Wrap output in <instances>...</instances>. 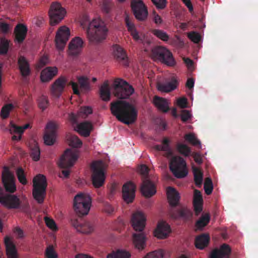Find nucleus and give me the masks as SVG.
Listing matches in <instances>:
<instances>
[{
  "mask_svg": "<svg viewBox=\"0 0 258 258\" xmlns=\"http://www.w3.org/2000/svg\"><path fill=\"white\" fill-rule=\"evenodd\" d=\"M111 113L120 121L129 125L137 119L138 110L132 104L124 100H117L110 104Z\"/></svg>",
  "mask_w": 258,
  "mask_h": 258,
  "instance_id": "nucleus-1",
  "label": "nucleus"
},
{
  "mask_svg": "<svg viewBox=\"0 0 258 258\" xmlns=\"http://www.w3.org/2000/svg\"><path fill=\"white\" fill-rule=\"evenodd\" d=\"M146 217L144 214L140 211L134 213L131 219V223L134 229L139 233L133 234V243L137 249L142 250L145 246L146 237L143 232L146 224Z\"/></svg>",
  "mask_w": 258,
  "mask_h": 258,
  "instance_id": "nucleus-2",
  "label": "nucleus"
},
{
  "mask_svg": "<svg viewBox=\"0 0 258 258\" xmlns=\"http://www.w3.org/2000/svg\"><path fill=\"white\" fill-rule=\"evenodd\" d=\"M108 32L105 22L100 18H96L89 22L86 33L91 43L98 44L106 39Z\"/></svg>",
  "mask_w": 258,
  "mask_h": 258,
  "instance_id": "nucleus-3",
  "label": "nucleus"
},
{
  "mask_svg": "<svg viewBox=\"0 0 258 258\" xmlns=\"http://www.w3.org/2000/svg\"><path fill=\"white\" fill-rule=\"evenodd\" d=\"M47 186V180L44 175L39 174L33 178L32 195L38 204L44 202Z\"/></svg>",
  "mask_w": 258,
  "mask_h": 258,
  "instance_id": "nucleus-4",
  "label": "nucleus"
},
{
  "mask_svg": "<svg viewBox=\"0 0 258 258\" xmlns=\"http://www.w3.org/2000/svg\"><path fill=\"white\" fill-rule=\"evenodd\" d=\"M107 166V164L101 160L92 163V181L95 187L99 188L103 185L105 179V170Z\"/></svg>",
  "mask_w": 258,
  "mask_h": 258,
  "instance_id": "nucleus-5",
  "label": "nucleus"
},
{
  "mask_svg": "<svg viewBox=\"0 0 258 258\" xmlns=\"http://www.w3.org/2000/svg\"><path fill=\"white\" fill-rule=\"evenodd\" d=\"M91 205V199L88 194L80 193L74 198V210L79 217L88 214Z\"/></svg>",
  "mask_w": 258,
  "mask_h": 258,
  "instance_id": "nucleus-6",
  "label": "nucleus"
},
{
  "mask_svg": "<svg viewBox=\"0 0 258 258\" xmlns=\"http://www.w3.org/2000/svg\"><path fill=\"white\" fill-rule=\"evenodd\" d=\"M139 170L143 176L141 192L145 197L150 198L155 194L156 190L155 184L148 179L149 168L146 165H142Z\"/></svg>",
  "mask_w": 258,
  "mask_h": 258,
  "instance_id": "nucleus-7",
  "label": "nucleus"
},
{
  "mask_svg": "<svg viewBox=\"0 0 258 258\" xmlns=\"http://www.w3.org/2000/svg\"><path fill=\"white\" fill-rule=\"evenodd\" d=\"M134 92V88L127 82L120 79L115 80L113 93L116 97L120 99L128 98Z\"/></svg>",
  "mask_w": 258,
  "mask_h": 258,
  "instance_id": "nucleus-8",
  "label": "nucleus"
},
{
  "mask_svg": "<svg viewBox=\"0 0 258 258\" xmlns=\"http://www.w3.org/2000/svg\"><path fill=\"white\" fill-rule=\"evenodd\" d=\"M169 168L174 176L178 178H183L188 173L186 162L179 156H174L171 159Z\"/></svg>",
  "mask_w": 258,
  "mask_h": 258,
  "instance_id": "nucleus-9",
  "label": "nucleus"
},
{
  "mask_svg": "<svg viewBox=\"0 0 258 258\" xmlns=\"http://www.w3.org/2000/svg\"><path fill=\"white\" fill-rule=\"evenodd\" d=\"M79 156L78 150L75 149H67L61 156L58 163L61 168H69L73 166L77 160Z\"/></svg>",
  "mask_w": 258,
  "mask_h": 258,
  "instance_id": "nucleus-10",
  "label": "nucleus"
},
{
  "mask_svg": "<svg viewBox=\"0 0 258 258\" xmlns=\"http://www.w3.org/2000/svg\"><path fill=\"white\" fill-rule=\"evenodd\" d=\"M66 13L65 9L61 7L59 3H53L49 11L50 25L54 26L58 24L63 19Z\"/></svg>",
  "mask_w": 258,
  "mask_h": 258,
  "instance_id": "nucleus-11",
  "label": "nucleus"
},
{
  "mask_svg": "<svg viewBox=\"0 0 258 258\" xmlns=\"http://www.w3.org/2000/svg\"><path fill=\"white\" fill-rule=\"evenodd\" d=\"M132 10L135 18L140 21H145L148 15L147 7L142 0H132Z\"/></svg>",
  "mask_w": 258,
  "mask_h": 258,
  "instance_id": "nucleus-12",
  "label": "nucleus"
},
{
  "mask_svg": "<svg viewBox=\"0 0 258 258\" xmlns=\"http://www.w3.org/2000/svg\"><path fill=\"white\" fill-rule=\"evenodd\" d=\"M0 203L9 209H18L20 207V199L15 195L4 194L0 187Z\"/></svg>",
  "mask_w": 258,
  "mask_h": 258,
  "instance_id": "nucleus-13",
  "label": "nucleus"
},
{
  "mask_svg": "<svg viewBox=\"0 0 258 258\" xmlns=\"http://www.w3.org/2000/svg\"><path fill=\"white\" fill-rule=\"evenodd\" d=\"M2 177L6 190L10 193H14L16 190L15 179L13 173L10 170L8 167H4Z\"/></svg>",
  "mask_w": 258,
  "mask_h": 258,
  "instance_id": "nucleus-14",
  "label": "nucleus"
},
{
  "mask_svg": "<svg viewBox=\"0 0 258 258\" xmlns=\"http://www.w3.org/2000/svg\"><path fill=\"white\" fill-rule=\"evenodd\" d=\"M70 36V30L66 26L60 27L57 31L55 42L57 49L62 50Z\"/></svg>",
  "mask_w": 258,
  "mask_h": 258,
  "instance_id": "nucleus-15",
  "label": "nucleus"
},
{
  "mask_svg": "<svg viewBox=\"0 0 258 258\" xmlns=\"http://www.w3.org/2000/svg\"><path fill=\"white\" fill-rule=\"evenodd\" d=\"M57 124L50 121L46 125V130L43 137L44 143L48 146L52 145L56 139Z\"/></svg>",
  "mask_w": 258,
  "mask_h": 258,
  "instance_id": "nucleus-16",
  "label": "nucleus"
},
{
  "mask_svg": "<svg viewBox=\"0 0 258 258\" xmlns=\"http://www.w3.org/2000/svg\"><path fill=\"white\" fill-rule=\"evenodd\" d=\"M135 185L130 181L125 183L122 186V198L123 200L127 203H131L133 202L135 197Z\"/></svg>",
  "mask_w": 258,
  "mask_h": 258,
  "instance_id": "nucleus-17",
  "label": "nucleus"
},
{
  "mask_svg": "<svg viewBox=\"0 0 258 258\" xmlns=\"http://www.w3.org/2000/svg\"><path fill=\"white\" fill-rule=\"evenodd\" d=\"M71 222L76 230L81 233L88 234L94 230L93 225L89 222L82 221L81 219L72 220Z\"/></svg>",
  "mask_w": 258,
  "mask_h": 258,
  "instance_id": "nucleus-18",
  "label": "nucleus"
},
{
  "mask_svg": "<svg viewBox=\"0 0 258 258\" xmlns=\"http://www.w3.org/2000/svg\"><path fill=\"white\" fill-rule=\"evenodd\" d=\"M113 55L115 59L125 66H128V60L125 50L119 45L116 44L113 46Z\"/></svg>",
  "mask_w": 258,
  "mask_h": 258,
  "instance_id": "nucleus-19",
  "label": "nucleus"
},
{
  "mask_svg": "<svg viewBox=\"0 0 258 258\" xmlns=\"http://www.w3.org/2000/svg\"><path fill=\"white\" fill-rule=\"evenodd\" d=\"M171 232L170 226L165 222H159L154 233L155 237L159 239L166 238Z\"/></svg>",
  "mask_w": 258,
  "mask_h": 258,
  "instance_id": "nucleus-20",
  "label": "nucleus"
},
{
  "mask_svg": "<svg viewBox=\"0 0 258 258\" xmlns=\"http://www.w3.org/2000/svg\"><path fill=\"white\" fill-rule=\"evenodd\" d=\"M83 41L79 37H76L71 40L69 46V54L73 56L78 55L83 47Z\"/></svg>",
  "mask_w": 258,
  "mask_h": 258,
  "instance_id": "nucleus-21",
  "label": "nucleus"
},
{
  "mask_svg": "<svg viewBox=\"0 0 258 258\" xmlns=\"http://www.w3.org/2000/svg\"><path fill=\"white\" fill-rule=\"evenodd\" d=\"M230 252L229 246L223 244L219 249H215L211 252L210 258H229Z\"/></svg>",
  "mask_w": 258,
  "mask_h": 258,
  "instance_id": "nucleus-22",
  "label": "nucleus"
},
{
  "mask_svg": "<svg viewBox=\"0 0 258 258\" xmlns=\"http://www.w3.org/2000/svg\"><path fill=\"white\" fill-rule=\"evenodd\" d=\"M6 252L7 258H19V254L16 245L9 237L5 238Z\"/></svg>",
  "mask_w": 258,
  "mask_h": 258,
  "instance_id": "nucleus-23",
  "label": "nucleus"
},
{
  "mask_svg": "<svg viewBox=\"0 0 258 258\" xmlns=\"http://www.w3.org/2000/svg\"><path fill=\"white\" fill-rule=\"evenodd\" d=\"M27 30V27L24 24L20 23L17 25L14 29L15 40L19 44L22 43L26 38Z\"/></svg>",
  "mask_w": 258,
  "mask_h": 258,
  "instance_id": "nucleus-24",
  "label": "nucleus"
},
{
  "mask_svg": "<svg viewBox=\"0 0 258 258\" xmlns=\"http://www.w3.org/2000/svg\"><path fill=\"white\" fill-rule=\"evenodd\" d=\"M203 199L200 190L195 189L194 191L193 205L196 215H198L203 211Z\"/></svg>",
  "mask_w": 258,
  "mask_h": 258,
  "instance_id": "nucleus-25",
  "label": "nucleus"
},
{
  "mask_svg": "<svg viewBox=\"0 0 258 258\" xmlns=\"http://www.w3.org/2000/svg\"><path fill=\"white\" fill-rule=\"evenodd\" d=\"M66 83L64 78H60L57 79L52 86L51 92L53 96L58 98L63 90Z\"/></svg>",
  "mask_w": 258,
  "mask_h": 258,
  "instance_id": "nucleus-26",
  "label": "nucleus"
},
{
  "mask_svg": "<svg viewBox=\"0 0 258 258\" xmlns=\"http://www.w3.org/2000/svg\"><path fill=\"white\" fill-rule=\"evenodd\" d=\"M125 22L127 28V30L130 32L133 39L136 41L143 43V39L139 35V32L137 31L134 24L131 22L128 16H126L125 18Z\"/></svg>",
  "mask_w": 258,
  "mask_h": 258,
  "instance_id": "nucleus-27",
  "label": "nucleus"
},
{
  "mask_svg": "<svg viewBox=\"0 0 258 258\" xmlns=\"http://www.w3.org/2000/svg\"><path fill=\"white\" fill-rule=\"evenodd\" d=\"M178 85L177 80L175 77L171 78V81L166 83H158V90L163 92H169L175 89Z\"/></svg>",
  "mask_w": 258,
  "mask_h": 258,
  "instance_id": "nucleus-28",
  "label": "nucleus"
},
{
  "mask_svg": "<svg viewBox=\"0 0 258 258\" xmlns=\"http://www.w3.org/2000/svg\"><path fill=\"white\" fill-rule=\"evenodd\" d=\"M57 73L56 67H47L41 73L40 79L42 82H47L50 81Z\"/></svg>",
  "mask_w": 258,
  "mask_h": 258,
  "instance_id": "nucleus-29",
  "label": "nucleus"
},
{
  "mask_svg": "<svg viewBox=\"0 0 258 258\" xmlns=\"http://www.w3.org/2000/svg\"><path fill=\"white\" fill-rule=\"evenodd\" d=\"M210 240V238L208 234L203 233L197 236L195 241V246L198 249H204L208 246Z\"/></svg>",
  "mask_w": 258,
  "mask_h": 258,
  "instance_id": "nucleus-30",
  "label": "nucleus"
},
{
  "mask_svg": "<svg viewBox=\"0 0 258 258\" xmlns=\"http://www.w3.org/2000/svg\"><path fill=\"white\" fill-rule=\"evenodd\" d=\"M175 218H181L184 220H190L192 217V212L186 207H182L178 209L173 214L172 216Z\"/></svg>",
  "mask_w": 258,
  "mask_h": 258,
  "instance_id": "nucleus-31",
  "label": "nucleus"
},
{
  "mask_svg": "<svg viewBox=\"0 0 258 258\" xmlns=\"http://www.w3.org/2000/svg\"><path fill=\"white\" fill-rule=\"evenodd\" d=\"M167 194L170 205L172 207L176 206L180 198L178 192L173 187H168L167 189Z\"/></svg>",
  "mask_w": 258,
  "mask_h": 258,
  "instance_id": "nucleus-32",
  "label": "nucleus"
},
{
  "mask_svg": "<svg viewBox=\"0 0 258 258\" xmlns=\"http://www.w3.org/2000/svg\"><path fill=\"white\" fill-rule=\"evenodd\" d=\"M18 62L21 75L23 77L28 76L30 74V69L29 64L26 58L22 56H20Z\"/></svg>",
  "mask_w": 258,
  "mask_h": 258,
  "instance_id": "nucleus-33",
  "label": "nucleus"
},
{
  "mask_svg": "<svg viewBox=\"0 0 258 258\" xmlns=\"http://www.w3.org/2000/svg\"><path fill=\"white\" fill-rule=\"evenodd\" d=\"M77 132L85 137L90 136L93 126L91 122L84 121L80 123L77 125Z\"/></svg>",
  "mask_w": 258,
  "mask_h": 258,
  "instance_id": "nucleus-34",
  "label": "nucleus"
},
{
  "mask_svg": "<svg viewBox=\"0 0 258 258\" xmlns=\"http://www.w3.org/2000/svg\"><path fill=\"white\" fill-rule=\"evenodd\" d=\"M153 103L159 110L163 112H167L169 110L168 102L165 99L155 96L153 100Z\"/></svg>",
  "mask_w": 258,
  "mask_h": 258,
  "instance_id": "nucleus-35",
  "label": "nucleus"
},
{
  "mask_svg": "<svg viewBox=\"0 0 258 258\" xmlns=\"http://www.w3.org/2000/svg\"><path fill=\"white\" fill-rule=\"evenodd\" d=\"M110 91L107 82H104L100 88V96L104 101H108L110 99Z\"/></svg>",
  "mask_w": 258,
  "mask_h": 258,
  "instance_id": "nucleus-36",
  "label": "nucleus"
},
{
  "mask_svg": "<svg viewBox=\"0 0 258 258\" xmlns=\"http://www.w3.org/2000/svg\"><path fill=\"white\" fill-rule=\"evenodd\" d=\"M153 148L157 151H163L166 152L168 155H171L172 152L169 146V140L167 138H164L161 145H154Z\"/></svg>",
  "mask_w": 258,
  "mask_h": 258,
  "instance_id": "nucleus-37",
  "label": "nucleus"
},
{
  "mask_svg": "<svg viewBox=\"0 0 258 258\" xmlns=\"http://www.w3.org/2000/svg\"><path fill=\"white\" fill-rule=\"evenodd\" d=\"M192 171L195 184L198 187H200L203 182V174L202 172L197 167H193Z\"/></svg>",
  "mask_w": 258,
  "mask_h": 258,
  "instance_id": "nucleus-38",
  "label": "nucleus"
},
{
  "mask_svg": "<svg viewBox=\"0 0 258 258\" xmlns=\"http://www.w3.org/2000/svg\"><path fill=\"white\" fill-rule=\"evenodd\" d=\"M210 220L209 214L203 215L196 222V227L198 229H202L208 225Z\"/></svg>",
  "mask_w": 258,
  "mask_h": 258,
  "instance_id": "nucleus-39",
  "label": "nucleus"
},
{
  "mask_svg": "<svg viewBox=\"0 0 258 258\" xmlns=\"http://www.w3.org/2000/svg\"><path fill=\"white\" fill-rule=\"evenodd\" d=\"M131 254L123 250H118L116 252L113 251L109 253L107 258H130Z\"/></svg>",
  "mask_w": 258,
  "mask_h": 258,
  "instance_id": "nucleus-40",
  "label": "nucleus"
},
{
  "mask_svg": "<svg viewBox=\"0 0 258 258\" xmlns=\"http://www.w3.org/2000/svg\"><path fill=\"white\" fill-rule=\"evenodd\" d=\"M78 83L80 88L85 91H88L91 90V86L88 78L85 76H81L78 79Z\"/></svg>",
  "mask_w": 258,
  "mask_h": 258,
  "instance_id": "nucleus-41",
  "label": "nucleus"
},
{
  "mask_svg": "<svg viewBox=\"0 0 258 258\" xmlns=\"http://www.w3.org/2000/svg\"><path fill=\"white\" fill-rule=\"evenodd\" d=\"M68 140L69 141L70 146L74 148H80L82 145V142L76 135H70Z\"/></svg>",
  "mask_w": 258,
  "mask_h": 258,
  "instance_id": "nucleus-42",
  "label": "nucleus"
},
{
  "mask_svg": "<svg viewBox=\"0 0 258 258\" xmlns=\"http://www.w3.org/2000/svg\"><path fill=\"white\" fill-rule=\"evenodd\" d=\"M11 127L10 131L11 133L13 132L17 133L19 134H22L25 130L28 128L29 127V124H26L24 126H17L14 124L12 121L10 123Z\"/></svg>",
  "mask_w": 258,
  "mask_h": 258,
  "instance_id": "nucleus-43",
  "label": "nucleus"
},
{
  "mask_svg": "<svg viewBox=\"0 0 258 258\" xmlns=\"http://www.w3.org/2000/svg\"><path fill=\"white\" fill-rule=\"evenodd\" d=\"M16 175L19 181L23 185H26L28 183L27 179L24 169L22 167H19L16 170Z\"/></svg>",
  "mask_w": 258,
  "mask_h": 258,
  "instance_id": "nucleus-44",
  "label": "nucleus"
},
{
  "mask_svg": "<svg viewBox=\"0 0 258 258\" xmlns=\"http://www.w3.org/2000/svg\"><path fill=\"white\" fill-rule=\"evenodd\" d=\"M165 47L161 46H157L153 47L151 50V55L152 57L156 59L159 60V58L162 55V53L164 52Z\"/></svg>",
  "mask_w": 258,
  "mask_h": 258,
  "instance_id": "nucleus-45",
  "label": "nucleus"
},
{
  "mask_svg": "<svg viewBox=\"0 0 258 258\" xmlns=\"http://www.w3.org/2000/svg\"><path fill=\"white\" fill-rule=\"evenodd\" d=\"M152 33L157 37L164 41H167L169 39L168 34L163 30L153 29L152 30Z\"/></svg>",
  "mask_w": 258,
  "mask_h": 258,
  "instance_id": "nucleus-46",
  "label": "nucleus"
},
{
  "mask_svg": "<svg viewBox=\"0 0 258 258\" xmlns=\"http://www.w3.org/2000/svg\"><path fill=\"white\" fill-rule=\"evenodd\" d=\"M12 104H6L3 107L1 111V116L3 119L7 118L10 114V111L13 108Z\"/></svg>",
  "mask_w": 258,
  "mask_h": 258,
  "instance_id": "nucleus-47",
  "label": "nucleus"
},
{
  "mask_svg": "<svg viewBox=\"0 0 258 258\" xmlns=\"http://www.w3.org/2000/svg\"><path fill=\"white\" fill-rule=\"evenodd\" d=\"M39 107L44 110L48 106L49 101L46 96L42 95L37 100Z\"/></svg>",
  "mask_w": 258,
  "mask_h": 258,
  "instance_id": "nucleus-48",
  "label": "nucleus"
},
{
  "mask_svg": "<svg viewBox=\"0 0 258 258\" xmlns=\"http://www.w3.org/2000/svg\"><path fill=\"white\" fill-rule=\"evenodd\" d=\"M92 113V109L88 106L81 107L78 112V116L82 118H86L89 114Z\"/></svg>",
  "mask_w": 258,
  "mask_h": 258,
  "instance_id": "nucleus-49",
  "label": "nucleus"
},
{
  "mask_svg": "<svg viewBox=\"0 0 258 258\" xmlns=\"http://www.w3.org/2000/svg\"><path fill=\"white\" fill-rule=\"evenodd\" d=\"M205 191L207 195L211 194L213 186L212 180L210 178H206L204 185Z\"/></svg>",
  "mask_w": 258,
  "mask_h": 258,
  "instance_id": "nucleus-50",
  "label": "nucleus"
},
{
  "mask_svg": "<svg viewBox=\"0 0 258 258\" xmlns=\"http://www.w3.org/2000/svg\"><path fill=\"white\" fill-rule=\"evenodd\" d=\"M9 42L5 38H2L0 40V54H5L8 52Z\"/></svg>",
  "mask_w": 258,
  "mask_h": 258,
  "instance_id": "nucleus-51",
  "label": "nucleus"
},
{
  "mask_svg": "<svg viewBox=\"0 0 258 258\" xmlns=\"http://www.w3.org/2000/svg\"><path fill=\"white\" fill-rule=\"evenodd\" d=\"M40 149L37 144H35L32 148L31 151V157L33 160L37 161L40 159Z\"/></svg>",
  "mask_w": 258,
  "mask_h": 258,
  "instance_id": "nucleus-52",
  "label": "nucleus"
},
{
  "mask_svg": "<svg viewBox=\"0 0 258 258\" xmlns=\"http://www.w3.org/2000/svg\"><path fill=\"white\" fill-rule=\"evenodd\" d=\"M178 152L185 156H188L190 152V149L186 145L178 144L177 146Z\"/></svg>",
  "mask_w": 258,
  "mask_h": 258,
  "instance_id": "nucleus-53",
  "label": "nucleus"
},
{
  "mask_svg": "<svg viewBox=\"0 0 258 258\" xmlns=\"http://www.w3.org/2000/svg\"><path fill=\"white\" fill-rule=\"evenodd\" d=\"M184 138L185 140L192 144L193 145L197 146L201 144L199 140H198L195 136L191 133L186 134Z\"/></svg>",
  "mask_w": 258,
  "mask_h": 258,
  "instance_id": "nucleus-54",
  "label": "nucleus"
},
{
  "mask_svg": "<svg viewBox=\"0 0 258 258\" xmlns=\"http://www.w3.org/2000/svg\"><path fill=\"white\" fill-rule=\"evenodd\" d=\"M164 60H160L162 63L169 67H174L176 64V61L173 57V54L171 52V56L169 57L164 56Z\"/></svg>",
  "mask_w": 258,
  "mask_h": 258,
  "instance_id": "nucleus-55",
  "label": "nucleus"
},
{
  "mask_svg": "<svg viewBox=\"0 0 258 258\" xmlns=\"http://www.w3.org/2000/svg\"><path fill=\"white\" fill-rule=\"evenodd\" d=\"M45 255L46 258H57V254L51 245L46 248Z\"/></svg>",
  "mask_w": 258,
  "mask_h": 258,
  "instance_id": "nucleus-56",
  "label": "nucleus"
},
{
  "mask_svg": "<svg viewBox=\"0 0 258 258\" xmlns=\"http://www.w3.org/2000/svg\"><path fill=\"white\" fill-rule=\"evenodd\" d=\"M163 256L162 250H158L149 253L143 258H163Z\"/></svg>",
  "mask_w": 258,
  "mask_h": 258,
  "instance_id": "nucleus-57",
  "label": "nucleus"
},
{
  "mask_svg": "<svg viewBox=\"0 0 258 258\" xmlns=\"http://www.w3.org/2000/svg\"><path fill=\"white\" fill-rule=\"evenodd\" d=\"M112 6L110 0H103L102 4V10L105 13H109Z\"/></svg>",
  "mask_w": 258,
  "mask_h": 258,
  "instance_id": "nucleus-58",
  "label": "nucleus"
},
{
  "mask_svg": "<svg viewBox=\"0 0 258 258\" xmlns=\"http://www.w3.org/2000/svg\"><path fill=\"white\" fill-rule=\"evenodd\" d=\"M11 29L10 25L3 21H0V31L4 34H7Z\"/></svg>",
  "mask_w": 258,
  "mask_h": 258,
  "instance_id": "nucleus-59",
  "label": "nucleus"
},
{
  "mask_svg": "<svg viewBox=\"0 0 258 258\" xmlns=\"http://www.w3.org/2000/svg\"><path fill=\"white\" fill-rule=\"evenodd\" d=\"M188 37L194 43H198L201 40V36L198 33L192 32L188 34Z\"/></svg>",
  "mask_w": 258,
  "mask_h": 258,
  "instance_id": "nucleus-60",
  "label": "nucleus"
},
{
  "mask_svg": "<svg viewBox=\"0 0 258 258\" xmlns=\"http://www.w3.org/2000/svg\"><path fill=\"white\" fill-rule=\"evenodd\" d=\"M44 220L47 227L53 230L57 229V227L54 220L48 217H45Z\"/></svg>",
  "mask_w": 258,
  "mask_h": 258,
  "instance_id": "nucleus-61",
  "label": "nucleus"
},
{
  "mask_svg": "<svg viewBox=\"0 0 258 258\" xmlns=\"http://www.w3.org/2000/svg\"><path fill=\"white\" fill-rule=\"evenodd\" d=\"M153 3L159 9H163L166 5V0H151Z\"/></svg>",
  "mask_w": 258,
  "mask_h": 258,
  "instance_id": "nucleus-62",
  "label": "nucleus"
},
{
  "mask_svg": "<svg viewBox=\"0 0 258 258\" xmlns=\"http://www.w3.org/2000/svg\"><path fill=\"white\" fill-rule=\"evenodd\" d=\"M191 115L189 111L187 110H183L181 112V119L183 122L187 121L191 118Z\"/></svg>",
  "mask_w": 258,
  "mask_h": 258,
  "instance_id": "nucleus-63",
  "label": "nucleus"
},
{
  "mask_svg": "<svg viewBox=\"0 0 258 258\" xmlns=\"http://www.w3.org/2000/svg\"><path fill=\"white\" fill-rule=\"evenodd\" d=\"M30 209L29 204L28 202L22 203L20 201V207L18 209H20L21 211L27 213L29 212Z\"/></svg>",
  "mask_w": 258,
  "mask_h": 258,
  "instance_id": "nucleus-64",
  "label": "nucleus"
}]
</instances>
